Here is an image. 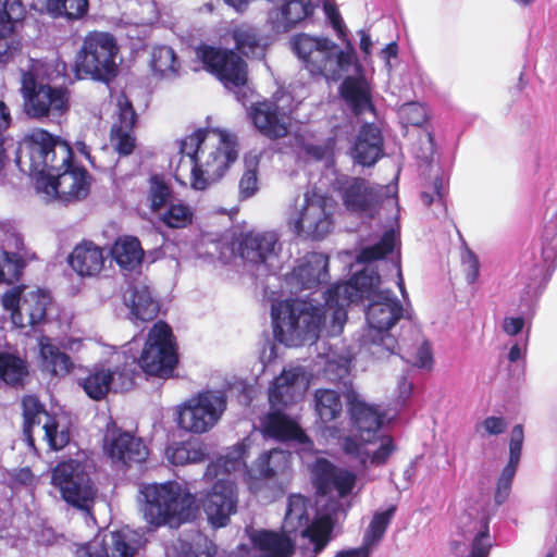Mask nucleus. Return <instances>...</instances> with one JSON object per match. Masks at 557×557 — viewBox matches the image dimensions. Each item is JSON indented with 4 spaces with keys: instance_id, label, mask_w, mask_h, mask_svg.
<instances>
[{
    "instance_id": "obj_1",
    "label": "nucleus",
    "mask_w": 557,
    "mask_h": 557,
    "mask_svg": "<svg viewBox=\"0 0 557 557\" xmlns=\"http://www.w3.org/2000/svg\"><path fill=\"white\" fill-rule=\"evenodd\" d=\"M398 244L396 231L388 230L377 242L362 247L357 260L367 265L348 282L327 289L324 305L300 298L273 299L271 320L275 339L296 347L314 343L323 329L327 335L337 336L347 320L346 307L367 299V326L359 338V354L376 360L397 355L399 345L391 329L401 319L412 320L413 313Z\"/></svg>"
},
{
    "instance_id": "obj_2",
    "label": "nucleus",
    "mask_w": 557,
    "mask_h": 557,
    "mask_svg": "<svg viewBox=\"0 0 557 557\" xmlns=\"http://www.w3.org/2000/svg\"><path fill=\"white\" fill-rule=\"evenodd\" d=\"M182 154L175 171L176 181L195 190H205L224 176L237 160V137L223 129H197L180 141Z\"/></svg>"
},
{
    "instance_id": "obj_3",
    "label": "nucleus",
    "mask_w": 557,
    "mask_h": 557,
    "mask_svg": "<svg viewBox=\"0 0 557 557\" xmlns=\"http://www.w3.org/2000/svg\"><path fill=\"white\" fill-rule=\"evenodd\" d=\"M309 384V375L304 367L284 369L269 387L270 412L261 421V433L264 437L290 442L299 454L312 451L313 443L299 424L282 410L300 400Z\"/></svg>"
},
{
    "instance_id": "obj_4",
    "label": "nucleus",
    "mask_w": 557,
    "mask_h": 557,
    "mask_svg": "<svg viewBox=\"0 0 557 557\" xmlns=\"http://www.w3.org/2000/svg\"><path fill=\"white\" fill-rule=\"evenodd\" d=\"M323 9L345 49L327 38L306 34L295 36L292 48L310 74L323 76L326 81H338L351 65H357L356 51L347 38V29L337 9L327 0H323Z\"/></svg>"
},
{
    "instance_id": "obj_5",
    "label": "nucleus",
    "mask_w": 557,
    "mask_h": 557,
    "mask_svg": "<svg viewBox=\"0 0 557 557\" xmlns=\"http://www.w3.org/2000/svg\"><path fill=\"white\" fill-rule=\"evenodd\" d=\"M249 440H245L221 458L215 463H210L205 472V478L210 481L219 475L220 469L232 474L243 472L244 478L251 491L259 488L258 481L263 480L273 483L283 490L290 476L292 455L284 449L273 448L265 450L259 455L250 469L245 465V453L248 447Z\"/></svg>"
},
{
    "instance_id": "obj_6",
    "label": "nucleus",
    "mask_w": 557,
    "mask_h": 557,
    "mask_svg": "<svg viewBox=\"0 0 557 557\" xmlns=\"http://www.w3.org/2000/svg\"><path fill=\"white\" fill-rule=\"evenodd\" d=\"M139 494L144 518L156 528L177 527L198 509L196 496L178 482L141 484Z\"/></svg>"
},
{
    "instance_id": "obj_7",
    "label": "nucleus",
    "mask_w": 557,
    "mask_h": 557,
    "mask_svg": "<svg viewBox=\"0 0 557 557\" xmlns=\"http://www.w3.org/2000/svg\"><path fill=\"white\" fill-rule=\"evenodd\" d=\"M72 158L71 147L60 137L44 128H35L18 143L15 161L23 173L37 178L61 171Z\"/></svg>"
},
{
    "instance_id": "obj_8",
    "label": "nucleus",
    "mask_w": 557,
    "mask_h": 557,
    "mask_svg": "<svg viewBox=\"0 0 557 557\" xmlns=\"http://www.w3.org/2000/svg\"><path fill=\"white\" fill-rule=\"evenodd\" d=\"M138 339L135 337L127 343L122 351H115L112 359L115 362L132 360L135 356V372L139 367L149 375L169 377L177 363V352L171 327L157 322L149 331L139 357L137 356Z\"/></svg>"
},
{
    "instance_id": "obj_9",
    "label": "nucleus",
    "mask_w": 557,
    "mask_h": 557,
    "mask_svg": "<svg viewBox=\"0 0 557 557\" xmlns=\"http://www.w3.org/2000/svg\"><path fill=\"white\" fill-rule=\"evenodd\" d=\"M119 47L115 38L103 32L89 33L76 54L75 74L78 79L107 82L115 76Z\"/></svg>"
},
{
    "instance_id": "obj_10",
    "label": "nucleus",
    "mask_w": 557,
    "mask_h": 557,
    "mask_svg": "<svg viewBox=\"0 0 557 557\" xmlns=\"http://www.w3.org/2000/svg\"><path fill=\"white\" fill-rule=\"evenodd\" d=\"M313 508L308 498L295 494L288 497L287 510L284 517L283 531L292 534L300 532L301 539L306 542L305 549L311 547V556L319 555L330 541L333 530L331 517L323 515L310 521V512Z\"/></svg>"
},
{
    "instance_id": "obj_11",
    "label": "nucleus",
    "mask_w": 557,
    "mask_h": 557,
    "mask_svg": "<svg viewBox=\"0 0 557 557\" xmlns=\"http://www.w3.org/2000/svg\"><path fill=\"white\" fill-rule=\"evenodd\" d=\"M51 483L59 490L66 504L90 512L98 496V488L91 480L90 466L87 461L69 459L59 462L52 470Z\"/></svg>"
},
{
    "instance_id": "obj_12",
    "label": "nucleus",
    "mask_w": 557,
    "mask_h": 557,
    "mask_svg": "<svg viewBox=\"0 0 557 557\" xmlns=\"http://www.w3.org/2000/svg\"><path fill=\"white\" fill-rule=\"evenodd\" d=\"M287 224L297 236L322 239L333 227L329 199L317 189L306 191L302 201L288 212Z\"/></svg>"
},
{
    "instance_id": "obj_13",
    "label": "nucleus",
    "mask_w": 557,
    "mask_h": 557,
    "mask_svg": "<svg viewBox=\"0 0 557 557\" xmlns=\"http://www.w3.org/2000/svg\"><path fill=\"white\" fill-rule=\"evenodd\" d=\"M226 409V397L221 391H203L177 406V424L181 429L202 434L211 430Z\"/></svg>"
},
{
    "instance_id": "obj_14",
    "label": "nucleus",
    "mask_w": 557,
    "mask_h": 557,
    "mask_svg": "<svg viewBox=\"0 0 557 557\" xmlns=\"http://www.w3.org/2000/svg\"><path fill=\"white\" fill-rule=\"evenodd\" d=\"M334 189L348 211L367 218H373L383 200L396 194V186H382L346 175L336 178Z\"/></svg>"
},
{
    "instance_id": "obj_15",
    "label": "nucleus",
    "mask_w": 557,
    "mask_h": 557,
    "mask_svg": "<svg viewBox=\"0 0 557 557\" xmlns=\"http://www.w3.org/2000/svg\"><path fill=\"white\" fill-rule=\"evenodd\" d=\"M35 188L46 201L59 200L67 203L87 197L90 176L84 168L74 164L71 159L61 171L37 177Z\"/></svg>"
},
{
    "instance_id": "obj_16",
    "label": "nucleus",
    "mask_w": 557,
    "mask_h": 557,
    "mask_svg": "<svg viewBox=\"0 0 557 557\" xmlns=\"http://www.w3.org/2000/svg\"><path fill=\"white\" fill-rule=\"evenodd\" d=\"M51 301L48 292L40 288L30 289L24 284L2 293V308L10 312L13 325L20 329L33 327L45 322Z\"/></svg>"
},
{
    "instance_id": "obj_17",
    "label": "nucleus",
    "mask_w": 557,
    "mask_h": 557,
    "mask_svg": "<svg viewBox=\"0 0 557 557\" xmlns=\"http://www.w3.org/2000/svg\"><path fill=\"white\" fill-rule=\"evenodd\" d=\"M296 107L293 96L284 89H278L271 100L253 103L248 115L259 133L270 139H276L288 134Z\"/></svg>"
},
{
    "instance_id": "obj_18",
    "label": "nucleus",
    "mask_w": 557,
    "mask_h": 557,
    "mask_svg": "<svg viewBox=\"0 0 557 557\" xmlns=\"http://www.w3.org/2000/svg\"><path fill=\"white\" fill-rule=\"evenodd\" d=\"M341 447L362 476L371 469L385 466L397 449L395 440L387 433L366 437L344 436Z\"/></svg>"
},
{
    "instance_id": "obj_19",
    "label": "nucleus",
    "mask_w": 557,
    "mask_h": 557,
    "mask_svg": "<svg viewBox=\"0 0 557 557\" xmlns=\"http://www.w3.org/2000/svg\"><path fill=\"white\" fill-rule=\"evenodd\" d=\"M22 91L25 111L34 119L60 117L69 110L70 95L66 88L39 84L30 73L23 74Z\"/></svg>"
},
{
    "instance_id": "obj_20",
    "label": "nucleus",
    "mask_w": 557,
    "mask_h": 557,
    "mask_svg": "<svg viewBox=\"0 0 557 557\" xmlns=\"http://www.w3.org/2000/svg\"><path fill=\"white\" fill-rule=\"evenodd\" d=\"M22 406L24 417L23 435L29 447L34 446L33 434L35 432L41 433L53 450H60L69 444V428L51 417L37 397L33 395L25 396Z\"/></svg>"
},
{
    "instance_id": "obj_21",
    "label": "nucleus",
    "mask_w": 557,
    "mask_h": 557,
    "mask_svg": "<svg viewBox=\"0 0 557 557\" xmlns=\"http://www.w3.org/2000/svg\"><path fill=\"white\" fill-rule=\"evenodd\" d=\"M135 360V356H132L131 361L126 359L124 362H115L111 358V366L95 367L89 375L82 380L83 389L95 400L104 398L110 391L117 393L131 389L134 385Z\"/></svg>"
},
{
    "instance_id": "obj_22",
    "label": "nucleus",
    "mask_w": 557,
    "mask_h": 557,
    "mask_svg": "<svg viewBox=\"0 0 557 557\" xmlns=\"http://www.w3.org/2000/svg\"><path fill=\"white\" fill-rule=\"evenodd\" d=\"M195 55L225 87H239L246 84V63L234 51L200 45L195 49Z\"/></svg>"
},
{
    "instance_id": "obj_23",
    "label": "nucleus",
    "mask_w": 557,
    "mask_h": 557,
    "mask_svg": "<svg viewBox=\"0 0 557 557\" xmlns=\"http://www.w3.org/2000/svg\"><path fill=\"white\" fill-rule=\"evenodd\" d=\"M238 250L245 262L273 271L278 264L282 244L274 231H251L242 237Z\"/></svg>"
},
{
    "instance_id": "obj_24",
    "label": "nucleus",
    "mask_w": 557,
    "mask_h": 557,
    "mask_svg": "<svg viewBox=\"0 0 557 557\" xmlns=\"http://www.w3.org/2000/svg\"><path fill=\"white\" fill-rule=\"evenodd\" d=\"M35 255L25 247L21 234L12 223H2V285L12 287L20 281L27 263Z\"/></svg>"
},
{
    "instance_id": "obj_25",
    "label": "nucleus",
    "mask_w": 557,
    "mask_h": 557,
    "mask_svg": "<svg viewBox=\"0 0 557 557\" xmlns=\"http://www.w3.org/2000/svg\"><path fill=\"white\" fill-rule=\"evenodd\" d=\"M139 532L123 528L111 532L100 541L96 537L91 543L77 549V557H134L143 545Z\"/></svg>"
},
{
    "instance_id": "obj_26",
    "label": "nucleus",
    "mask_w": 557,
    "mask_h": 557,
    "mask_svg": "<svg viewBox=\"0 0 557 557\" xmlns=\"http://www.w3.org/2000/svg\"><path fill=\"white\" fill-rule=\"evenodd\" d=\"M103 451L114 462L123 466L129 462H143L148 456L144 442L114 424L108 425L103 437Z\"/></svg>"
},
{
    "instance_id": "obj_27",
    "label": "nucleus",
    "mask_w": 557,
    "mask_h": 557,
    "mask_svg": "<svg viewBox=\"0 0 557 557\" xmlns=\"http://www.w3.org/2000/svg\"><path fill=\"white\" fill-rule=\"evenodd\" d=\"M252 548L242 545L231 557H290L294 542L288 533L268 530H250Z\"/></svg>"
},
{
    "instance_id": "obj_28",
    "label": "nucleus",
    "mask_w": 557,
    "mask_h": 557,
    "mask_svg": "<svg viewBox=\"0 0 557 557\" xmlns=\"http://www.w3.org/2000/svg\"><path fill=\"white\" fill-rule=\"evenodd\" d=\"M329 281V258L320 252L306 255L296 268L286 275L285 286L289 293L311 289Z\"/></svg>"
},
{
    "instance_id": "obj_29",
    "label": "nucleus",
    "mask_w": 557,
    "mask_h": 557,
    "mask_svg": "<svg viewBox=\"0 0 557 557\" xmlns=\"http://www.w3.org/2000/svg\"><path fill=\"white\" fill-rule=\"evenodd\" d=\"M350 423L354 430V437H366L383 433L382 426L391 421L386 412L379 406L368 404L356 393L347 397Z\"/></svg>"
},
{
    "instance_id": "obj_30",
    "label": "nucleus",
    "mask_w": 557,
    "mask_h": 557,
    "mask_svg": "<svg viewBox=\"0 0 557 557\" xmlns=\"http://www.w3.org/2000/svg\"><path fill=\"white\" fill-rule=\"evenodd\" d=\"M203 510L214 528L225 527L236 512L237 493L233 481L219 479L203 500Z\"/></svg>"
},
{
    "instance_id": "obj_31",
    "label": "nucleus",
    "mask_w": 557,
    "mask_h": 557,
    "mask_svg": "<svg viewBox=\"0 0 557 557\" xmlns=\"http://www.w3.org/2000/svg\"><path fill=\"white\" fill-rule=\"evenodd\" d=\"M318 490L322 494L335 491L341 497L348 495L356 483V474L346 469H338L330 461L318 458L311 467Z\"/></svg>"
},
{
    "instance_id": "obj_32",
    "label": "nucleus",
    "mask_w": 557,
    "mask_h": 557,
    "mask_svg": "<svg viewBox=\"0 0 557 557\" xmlns=\"http://www.w3.org/2000/svg\"><path fill=\"white\" fill-rule=\"evenodd\" d=\"M116 120L111 128V144L121 154H131L135 148L133 128L137 115L125 95H120L116 102Z\"/></svg>"
},
{
    "instance_id": "obj_33",
    "label": "nucleus",
    "mask_w": 557,
    "mask_h": 557,
    "mask_svg": "<svg viewBox=\"0 0 557 557\" xmlns=\"http://www.w3.org/2000/svg\"><path fill=\"white\" fill-rule=\"evenodd\" d=\"M318 0H288L269 11L268 22L275 33H286L313 12Z\"/></svg>"
},
{
    "instance_id": "obj_34",
    "label": "nucleus",
    "mask_w": 557,
    "mask_h": 557,
    "mask_svg": "<svg viewBox=\"0 0 557 557\" xmlns=\"http://www.w3.org/2000/svg\"><path fill=\"white\" fill-rule=\"evenodd\" d=\"M383 154V138L381 131L373 124H364L350 148L355 163L372 166Z\"/></svg>"
},
{
    "instance_id": "obj_35",
    "label": "nucleus",
    "mask_w": 557,
    "mask_h": 557,
    "mask_svg": "<svg viewBox=\"0 0 557 557\" xmlns=\"http://www.w3.org/2000/svg\"><path fill=\"white\" fill-rule=\"evenodd\" d=\"M106 261L104 249L92 242L84 240L69 256L71 268L79 276H95L101 272Z\"/></svg>"
},
{
    "instance_id": "obj_36",
    "label": "nucleus",
    "mask_w": 557,
    "mask_h": 557,
    "mask_svg": "<svg viewBox=\"0 0 557 557\" xmlns=\"http://www.w3.org/2000/svg\"><path fill=\"white\" fill-rule=\"evenodd\" d=\"M124 304L129 310L133 321L153 320L159 312V304L152 297L149 286L137 282L129 286L124 294Z\"/></svg>"
},
{
    "instance_id": "obj_37",
    "label": "nucleus",
    "mask_w": 557,
    "mask_h": 557,
    "mask_svg": "<svg viewBox=\"0 0 557 557\" xmlns=\"http://www.w3.org/2000/svg\"><path fill=\"white\" fill-rule=\"evenodd\" d=\"M38 346L42 371L58 377H65L72 372L75 366L71 357L52 344L48 336H41Z\"/></svg>"
},
{
    "instance_id": "obj_38",
    "label": "nucleus",
    "mask_w": 557,
    "mask_h": 557,
    "mask_svg": "<svg viewBox=\"0 0 557 557\" xmlns=\"http://www.w3.org/2000/svg\"><path fill=\"white\" fill-rule=\"evenodd\" d=\"M341 94L355 114L373 112L370 87L362 77H347L341 86Z\"/></svg>"
},
{
    "instance_id": "obj_39",
    "label": "nucleus",
    "mask_w": 557,
    "mask_h": 557,
    "mask_svg": "<svg viewBox=\"0 0 557 557\" xmlns=\"http://www.w3.org/2000/svg\"><path fill=\"white\" fill-rule=\"evenodd\" d=\"M111 255L121 269L134 271L141 264L144 249L136 237L123 236L114 243Z\"/></svg>"
},
{
    "instance_id": "obj_40",
    "label": "nucleus",
    "mask_w": 557,
    "mask_h": 557,
    "mask_svg": "<svg viewBox=\"0 0 557 557\" xmlns=\"http://www.w3.org/2000/svg\"><path fill=\"white\" fill-rule=\"evenodd\" d=\"M236 49L246 57L260 59L264 55L267 42L256 28L242 24L234 26L230 32Z\"/></svg>"
},
{
    "instance_id": "obj_41",
    "label": "nucleus",
    "mask_w": 557,
    "mask_h": 557,
    "mask_svg": "<svg viewBox=\"0 0 557 557\" xmlns=\"http://www.w3.org/2000/svg\"><path fill=\"white\" fill-rule=\"evenodd\" d=\"M169 228H185L193 223L194 210L183 200H172L156 215Z\"/></svg>"
},
{
    "instance_id": "obj_42",
    "label": "nucleus",
    "mask_w": 557,
    "mask_h": 557,
    "mask_svg": "<svg viewBox=\"0 0 557 557\" xmlns=\"http://www.w3.org/2000/svg\"><path fill=\"white\" fill-rule=\"evenodd\" d=\"M172 198V188L165 180L162 176L152 175L148 181L145 196L146 203L150 211L157 215L173 200Z\"/></svg>"
},
{
    "instance_id": "obj_43",
    "label": "nucleus",
    "mask_w": 557,
    "mask_h": 557,
    "mask_svg": "<svg viewBox=\"0 0 557 557\" xmlns=\"http://www.w3.org/2000/svg\"><path fill=\"white\" fill-rule=\"evenodd\" d=\"M205 457V447L199 442L175 443L166 448V458L175 466L198 463L203 461Z\"/></svg>"
},
{
    "instance_id": "obj_44",
    "label": "nucleus",
    "mask_w": 557,
    "mask_h": 557,
    "mask_svg": "<svg viewBox=\"0 0 557 557\" xmlns=\"http://www.w3.org/2000/svg\"><path fill=\"white\" fill-rule=\"evenodd\" d=\"M152 71L165 78L176 77L181 62L175 51L169 46H157L151 52Z\"/></svg>"
},
{
    "instance_id": "obj_45",
    "label": "nucleus",
    "mask_w": 557,
    "mask_h": 557,
    "mask_svg": "<svg viewBox=\"0 0 557 557\" xmlns=\"http://www.w3.org/2000/svg\"><path fill=\"white\" fill-rule=\"evenodd\" d=\"M396 511L395 506H391L383 511H377L374 513L364 535L362 545L372 549L375 545H377L383 539L387 527L389 525Z\"/></svg>"
},
{
    "instance_id": "obj_46",
    "label": "nucleus",
    "mask_w": 557,
    "mask_h": 557,
    "mask_svg": "<svg viewBox=\"0 0 557 557\" xmlns=\"http://www.w3.org/2000/svg\"><path fill=\"white\" fill-rule=\"evenodd\" d=\"M28 375L26 361L20 356L2 351V382L12 385H23Z\"/></svg>"
},
{
    "instance_id": "obj_47",
    "label": "nucleus",
    "mask_w": 557,
    "mask_h": 557,
    "mask_svg": "<svg viewBox=\"0 0 557 557\" xmlns=\"http://www.w3.org/2000/svg\"><path fill=\"white\" fill-rule=\"evenodd\" d=\"M25 8L21 0H4L2 3V40L7 35H17L23 26Z\"/></svg>"
},
{
    "instance_id": "obj_48",
    "label": "nucleus",
    "mask_w": 557,
    "mask_h": 557,
    "mask_svg": "<svg viewBox=\"0 0 557 557\" xmlns=\"http://www.w3.org/2000/svg\"><path fill=\"white\" fill-rule=\"evenodd\" d=\"M339 394L332 389H318L315 392V410L323 422H330L342 413Z\"/></svg>"
},
{
    "instance_id": "obj_49",
    "label": "nucleus",
    "mask_w": 557,
    "mask_h": 557,
    "mask_svg": "<svg viewBox=\"0 0 557 557\" xmlns=\"http://www.w3.org/2000/svg\"><path fill=\"white\" fill-rule=\"evenodd\" d=\"M46 9L52 17L78 20L87 13L88 0H47Z\"/></svg>"
},
{
    "instance_id": "obj_50",
    "label": "nucleus",
    "mask_w": 557,
    "mask_h": 557,
    "mask_svg": "<svg viewBox=\"0 0 557 557\" xmlns=\"http://www.w3.org/2000/svg\"><path fill=\"white\" fill-rule=\"evenodd\" d=\"M542 262L537 263L541 272H553L557 267V230L546 225L541 242Z\"/></svg>"
},
{
    "instance_id": "obj_51",
    "label": "nucleus",
    "mask_w": 557,
    "mask_h": 557,
    "mask_svg": "<svg viewBox=\"0 0 557 557\" xmlns=\"http://www.w3.org/2000/svg\"><path fill=\"white\" fill-rule=\"evenodd\" d=\"M245 172L239 181V195L243 199L250 198L258 190L257 168L259 154L249 152L244 158Z\"/></svg>"
},
{
    "instance_id": "obj_52",
    "label": "nucleus",
    "mask_w": 557,
    "mask_h": 557,
    "mask_svg": "<svg viewBox=\"0 0 557 557\" xmlns=\"http://www.w3.org/2000/svg\"><path fill=\"white\" fill-rule=\"evenodd\" d=\"M474 530L476 533L472 540L471 550L468 557H488L492 542L487 521L485 519L476 521Z\"/></svg>"
},
{
    "instance_id": "obj_53",
    "label": "nucleus",
    "mask_w": 557,
    "mask_h": 557,
    "mask_svg": "<svg viewBox=\"0 0 557 557\" xmlns=\"http://www.w3.org/2000/svg\"><path fill=\"white\" fill-rule=\"evenodd\" d=\"M351 362L350 351L337 357L331 356L325 363V374L331 381L343 380L349 374Z\"/></svg>"
},
{
    "instance_id": "obj_54",
    "label": "nucleus",
    "mask_w": 557,
    "mask_h": 557,
    "mask_svg": "<svg viewBox=\"0 0 557 557\" xmlns=\"http://www.w3.org/2000/svg\"><path fill=\"white\" fill-rule=\"evenodd\" d=\"M398 113L404 123L413 126H421L428 119L425 107L418 102L403 104Z\"/></svg>"
},
{
    "instance_id": "obj_55",
    "label": "nucleus",
    "mask_w": 557,
    "mask_h": 557,
    "mask_svg": "<svg viewBox=\"0 0 557 557\" xmlns=\"http://www.w3.org/2000/svg\"><path fill=\"white\" fill-rule=\"evenodd\" d=\"M518 466L507 463L503 469L496 485L495 502L498 505L504 504L511 490L512 480L515 478Z\"/></svg>"
},
{
    "instance_id": "obj_56",
    "label": "nucleus",
    "mask_w": 557,
    "mask_h": 557,
    "mask_svg": "<svg viewBox=\"0 0 557 557\" xmlns=\"http://www.w3.org/2000/svg\"><path fill=\"white\" fill-rule=\"evenodd\" d=\"M507 422L502 417L491 416L475 425V432L482 437L496 436L505 432Z\"/></svg>"
},
{
    "instance_id": "obj_57",
    "label": "nucleus",
    "mask_w": 557,
    "mask_h": 557,
    "mask_svg": "<svg viewBox=\"0 0 557 557\" xmlns=\"http://www.w3.org/2000/svg\"><path fill=\"white\" fill-rule=\"evenodd\" d=\"M524 433L521 424H517L513 426L511 431L510 442H509V460L508 463L518 466L522 451Z\"/></svg>"
},
{
    "instance_id": "obj_58",
    "label": "nucleus",
    "mask_w": 557,
    "mask_h": 557,
    "mask_svg": "<svg viewBox=\"0 0 557 557\" xmlns=\"http://www.w3.org/2000/svg\"><path fill=\"white\" fill-rule=\"evenodd\" d=\"M334 144V139H329L324 145H308L306 146V152L310 158L317 161H325L326 164H330L333 157Z\"/></svg>"
},
{
    "instance_id": "obj_59",
    "label": "nucleus",
    "mask_w": 557,
    "mask_h": 557,
    "mask_svg": "<svg viewBox=\"0 0 557 557\" xmlns=\"http://www.w3.org/2000/svg\"><path fill=\"white\" fill-rule=\"evenodd\" d=\"M413 364L420 369L431 370L433 367V354L431 345L428 341L422 339L419 344L414 356Z\"/></svg>"
},
{
    "instance_id": "obj_60",
    "label": "nucleus",
    "mask_w": 557,
    "mask_h": 557,
    "mask_svg": "<svg viewBox=\"0 0 557 557\" xmlns=\"http://www.w3.org/2000/svg\"><path fill=\"white\" fill-rule=\"evenodd\" d=\"M462 265L465 268V275L468 283L472 284L479 276V259L471 250H466L461 257Z\"/></svg>"
},
{
    "instance_id": "obj_61",
    "label": "nucleus",
    "mask_w": 557,
    "mask_h": 557,
    "mask_svg": "<svg viewBox=\"0 0 557 557\" xmlns=\"http://www.w3.org/2000/svg\"><path fill=\"white\" fill-rule=\"evenodd\" d=\"M525 320L523 317H505L502 322V330L508 336H516L523 331Z\"/></svg>"
},
{
    "instance_id": "obj_62",
    "label": "nucleus",
    "mask_w": 557,
    "mask_h": 557,
    "mask_svg": "<svg viewBox=\"0 0 557 557\" xmlns=\"http://www.w3.org/2000/svg\"><path fill=\"white\" fill-rule=\"evenodd\" d=\"M444 196V188H443V180L440 177H436L433 183V191L430 194L428 191H423L421 194V199L424 205L430 206L433 202H442Z\"/></svg>"
},
{
    "instance_id": "obj_63",
    "label": "nucleus",
    "mask_w": 557,
    "mask_h": 557,
    "mask_svg": "<svg viewBox=\"0 0 557 557\" xmlns=\"http://www.w3.org/2000/svg\"><path fill=\"white\" fill-rule=\"evenodd\" d=\"M11 484L12 487H15L17 485H30L34 480V475L29 468H22L18 470H14L11 473Z\"/></svg>"
},
{
    "instance_id": "obj_64",
    "label": "nucleus",
    "mask_w": 557,
    "mask_h": 557,
    "mask_svg": "<svg viewBox=\"0 0 557 557\" xmlns=\"http://www.w3.org/2000/svg\"><path fill=\"white\" fill-rule=\"evenodd\" d=\"M528 347V335L520 341L515 342L508 351V360L510 362H517L524 358Z\"/></svg>"
}]
</instances>
